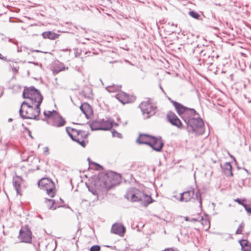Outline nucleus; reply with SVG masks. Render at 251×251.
<instances>
[{"mask_svg": "<svg viewBox=\"0 0 251 251\" xmlns=\"http://www.w3.org/2000/svg\"><path fill=\"white\" fill-rule=\"evenodd\" d=\"M23 97L27 100L21 104L19 110L20 116L23 119H36L40 114V106L43 100L40 91L33 86L25 87Z\"/></svg>", "mask_w": 251, "mask_h": 251, "instance_id": "1", "label": "nucleus"}, {"mask_svg": "<svg viewBox=\"0 0 251 251\" xmlns=\"http://www.w3.org/2000/svg\"><path fill=\"white\" fill-rule=\"evenodd\" d=\"M125 197L131 201L138 202L145 207L151 203L153 201L151 196L134 188L128 189Z\"/></svg>", "mask_w": 251, "mask_h": 251, "instance_id": "2", "label": "nucleus"}, {"mask_svg": "<svg viewBox=\"0 0 251 251\" xmlns=\"http://www.w3.org/2000/svg\"><path fill=\"white\" fill-rule=\"evenodd\" d=\"M185 123L187 125V130L190 133L201 135L204 132L203 120L199 115L187 120Z\"/></svg>", "mask_w": 251, "mask_h": 251, "instance_id": "3", "label": "nucleus"}, {"mask_svg": "<svg viewBox=\"0 0 251 251\" xmlns=\"http://www.w3.org/2000/svg\"><path fill=\"white\" fill-rule=\"evenodd\" d=\"M172 103L177 113L181 117L185 123L187 122V120H189V119L199 115L193 108H188L176 101H173Z\"/></svg>", "mask_w": 251, "mask_h": 251, "instance_id": "4", "label": "nucleus"}, {"mask_svg": "<svg viewBox=\"0 0 251 251\" xmlns=\"http://www.w3.org/2000/svg\"><path fill=\"white\" fill-rule=\"evenodd\" d=\"M44 115L48 118V124L53 126L61 127L64 126L66 123L65 120L55 110L45 111Z\"/></svg>", "mask_w": 251, "mask_h": 251, "instance_id": "5", "label": "nucleus"}, {"mask_svg": "<svg viewBox=\"0 0 251 251\" xmlns=\"http://www.w3.org/2000/svg\"><path fill=\"white\" fill-rule=\"evenodd\" d=\"M143 116L145 119H149L153 116L157 111V107L151 100L142 101L139 105Z\"/></svg>", "mask_w": 251, "mask_h": 251, "instance_id": "6", "label": "nucleus"}, {"mask_svg": "<svg viewBox=\"0 0 251 251\" xmlns=\"http://www.w3.org/2000/svg\"><path fill=\"white\" fill-rule=\"evenodd\" d=\"M92 130H108L112 128L113 126H118V124L110 120L104 121L99 120L88 123Z\"/></svg>", "mask_w": 251, "mask_h": 251, "instance_id": "7", "label": "nucleus"}, {"mask_svg": "<svg viewBox=\"0 0 251 251\" xmlns=\"http://www.w3.org/2000/svg\"><path fill=\"white\" fill-rule=\"evenodd\" d=\"M149 137V140H144L140 142V143L148 145L151 147L154 151H160L163 147L164 143L161 140V138H156L151 135H145Z\"/></svg>", "mask_w": 251, "mask_h": 251, "instance_id": "8", "label": "nucleus"}, {"mask_svg": "<svg viewBox=\"0 0 251 251\" xmlns=\"http://www.w3.org/2000/svg\"><path fill=\"white\" fill-rule=\"evenodd\" d=\"M66 131L73 141L77 142L82 147H85V144L84 139H81V140L79 139V136L81 134L80 130L73 128L67 127Z\"/></svg>", "mask_w": 251, "mask_h": 251, "instance_id": "9", "label": "nucleus"}, {"mask_svg": "<svg viewBox=\"0 0 251 251\" xmlns=\"http://www.w3.org/2000/svg\"><path fill=\"white\" fill-rule=\"evenodd\" d=\"M119 177L117 175H109L107 176L106 179L104 181L102 182L101 184H100V189L102 191H107L108 190L110 189L113 185L116 183L114 180L111 181L112 177Z\"/></svg>", "mask_w": 251, "mask_h": 251, "instance_id": "10", "label": "nucleus"}, {"mask_svg": "<svg viewBox=\"0 0 251 251\" xmlns=\"http://www.w3.org/2000/svg\"><path fill=\"white\" fill-rule=\"evenodd\" d=\"M19 238L21 242L30 243L32 241V233L27 228L22 229L20 230Z\"/></svg>", "mask_w": 251, "mask_h": 251, "instance_id": "11", "label": "nucleus"}, {"mask_svg": "<svg viewBox=\"0 0 251 251\" xmlns=\"http://www.w3.org/2000/svg\"><path fill=\"white\" fill-rule=\"evenodd\" d=\"M111 232L122 237L126 232V228L121 224L116 223L113 225Z\"/></svg>", "mask_w": 251, "mask_h": 251, "instance_id": "12", "label": "nucleus"}, {"mask_svg": "<svg viewBox=\"0 0 251 251\" xmlns=\"http://www.w3.org/2000/svg\"><path fill=\"white\" fill-rule=\"evenodd\" d=\"M194 194V190L190 189L183 193H181L180 194L179 198L177 199L180 201L188 202L193 197Z\"/></svg>", "mask_w": 251, "mask_h": 251, "instance_id": "13", "label": "nucleus"}, {"mask_svg": "<svg viewBox=\"0 0 251 251\" xmlns=\"http://www.w3.org/2000/svg\"><path fill=\"white\" fill-rule=\"evenodd\" d=\"M168 121L174 126L179 128L182 126V123L178 118L172 112H170L167 114Z\"/></svg>", "mask_w": 251, "mask_h": 251, "instance_id": "14", "label": "nucleus"}, {"mask_svg": "<svg viewBox=\"0 0 251 251\" xmlns=\"http://www.w3.org/2000/svg\"><path fill=\"white\" fill-rule=\"evenodd\" d=\"M221 167L223 169V173L227 177L233 176L232 172V166L229 162H226L223 165L221 164Z\"/></svg>", "mask_w": 251, "mask_h": 251, "instance_id": "15", "label": "nucleus"}, {"mask_svg": "<svg viewBox=\"0 0 251 251\" xmlns=\"http://www.w3.org/2000/svg\"><path fill=\"white\" fill-rule=\"evenodd\" d=\"M23 179L20 176H17L13 178V186L16 190L17 194L20 195V186Z\"/></svg>", "mask_w": 251, "mask_h": 251, "instance_id": "16", "label": "nucleus"}, {"mask_svg": "<svg viewBox=\"0 0 251 251\" xmlns=\"http://www.w3.org/2000/svg\"><path fill=\"white\" fill-rule=\"evenodd\" d=\"M55 185L53 182V185L51 186L50 184H48V185H46L44 186L43 189V190H46L47 194L51 197H53L55 194Z\"/></svg>", "mask_w": 251, "mask_h": 251, "instance_id": "17", "label": "nucleus"}, {"mask_svg": "<svg viewBox=\"0 0 251 251\" xmlns=\"http://www.w3.org/2000/svg\"><path fill=\"white\" fill-rule=\"evenodd\" d=\"M43 37L45 39L54 40L58 38L59 35L51 31H46L42 33Z\"/></svg>", "mask_w": 251, "mask_h": 251, "instance_id": "18", "label": "nucleus"}, {"mask_svg": "<svg viewBox=\"0 0 251 251\" xmlns=\"http://www.w3.org/2000/svg\"><path fill=\"white\" fill-rule=\"evenodd\" d=\"M117 99L122 103L125 104L128 102V96L125 93H120L117 95Z\"/></svg>", "mask_w": 251, "mask_h": 251, "instance_id": "19", "label": "nucleus"}, {"mask_svg": "<svg viewBox=\"0 0 251 251\" xmlns=\"http://www.w3.org/2000/svg\"><path fill=\"white\" fill-rule=\"evenodd\" d=\"M48 184H50L52 186L53 182L51 179L47 178H42L38 182V186L41 188H43L44 186L48 185Z\"/></svg>", "mask_w": 251, "mask_h": 251, "instance_id": "20", "label": "nucleus"}, {"mask_svg": "<svg viewBox=\"0 0 251 251\" xmlns=\"http://www.w3.org/2000/svg\"><path fill=\"white\" fill-rule=\"evenodd\" d=\"M68 67H65L64 64L62 63H58L55 64L53 70L54 73H58L61 71L68 70Z\"/></svg>", "mask_w": 251, "mask_h": 251, "instance_id": "21", "label": "nucleus"}, {"mask_svg": "<svg viewBox=\"0 0 251 251\" xmlns=\"http://www.w3.org/2000/svg\"><path fill=\"white\" fill-rule=\"evenodd\" d=\"M81 111L85 114V116L88 118V113L91 111V108L89 104L84 103L80 106Z\"/></svg>", "mask_w": 251, "mask_h": 251, "instance_id": "22", "label": "nucleus"}, {"mask_svg": "<svg viewBox=\"0 0 251 251\" xmlns=\"http://www.w3.org/2000/svg\"><path fill=\"white\" fill-rule=\"evenodd\" d=\"M45 202L47 204V206L49 209H55L56 207L53 206L54 204L55 203L54 201L51 199H46Z\"/></svg>", "mask_w": 251, "mask_h": 251, "instance_id": "23", "label": "nucleus"}, {"mask_svg": "<svg viewBox=\"0 0 251 251\" xmlns=\"http://www.w3.org/2000/svg\"><path fill=\"white\" fill-rule=\"evenodd\" d=\"M145 135H149L147 134H140L139 135V137L136 139V143L139 144H143V143H140V142L145 140H149V137H146Z\"/></svg>", "mask_w": 251, "mask_h": 251, "instance_id": "24", "label": "nucleus"}, {"mask_svg": "<svg viewBox=\"0 0 251 251\" xmlns=\"http://www.w3.org/2000/svg\"><path fill=\"white\" fill-rule=\"evenodd\" d=\"M121 88V86H117L113 85L112 86H109L106 87V89L109 92H114V91H117Z\"/></svg>", "mask_w": 251, "mask_h": 251, "instance_id": "25", "label": "nucleus"}, {"mask_svg": "<svg viewBox=\"0 0 251 251\" xmlns=\"http://www.w3.org/2000/svg\"><path fill=\"white\" fill-rule=\"evenodd\" d=\"M189 15L193 18L197 20L199 19L201 17L200 15L198 12L193 10L189 12Z\"/></svg>", "mask_w": 251, "mask_h": 251, "instance_id": "26", "label": "nucleus"}, {"mask_svg": "<svg viewBox=\"0 0 251 251\" xmlns=\"http://www.w3.org/2000/svg\"><path fill=\"white\" fill-rule=\"evenodd\" d=\"M196 199L199 201L200 203V206L201 207L202 204V200L201 198V195L200 193V191L198 190L195 194Z\"/></svg>", "mask_w": 251, "mask_h": 251, "instance_id": "27", "label": "nucleus"}, {"mask_svg": "<svg viewBox=\"0 0 251 251\" xmlns=\"http://www.w3.org/2000/svg\"><path fill=\"white\" fill-rule=\"evenodd\" d=\"M240 244L241 245V246L242 248L244 247H247V246H249L250 243L249 241L247 240H242L240 241Z\"/></svg>", "mask_w": 251, "mask_h": 251, "instance_id": "28", "label": "nucleus"}, {"mask_svg": "<svg viewBox=\"0 0 251 251\" xmlns=\"http://www.w3.org/2000/svg\"><path fill=\"white\" fill-rule=\"evenodd\" d=\"M112 136L114 137H117L119 138H122V135L115 130H113L112 131Z\"/></svg>", "mask_w": 251, "mask_h": 251, "instance_id": "29", "label": "nucleus"}, {"mask_svg": "<svg viewBox=\"0 0 251 251\" xmlns=\"http://www.w3.org/2000/svg\"><path fill=\"white\" fill-rule=\"evenodd\" d=\"M89 191H90L94 196H95L96 197V199L97 200L98 199V195H99V193H98V192L97 191V190H95V189H92V188H89Z\"/></svg>", "mask_w": 251, "mask_h": 251, "instance_id": "30", "label": "nucleus"}, {"mask_svg": "<svg viewBox=\"0 0 251 251\" xmlns=\"http://www.w3.org/2000/svg\"><path fill=\"white\" fill-rule=\"evenodd\" d=\"M243 206L244 207L245 209L246 210V211H247V212L250 215L251 214V207L250 205L247 204H244Z\"/></svg>", "mask_w": 251, "mask_h": 251, "instance_id": "31", "label": "nucleus"}, {"mask_svg": "<svg viewBox=\"0 0 251 251\" xmlns=\"http://www.w3.org/2000/svg\"><path fill=\"white\" fill-rule=\"evenodd\" d=\"M100 246L99 245H94L90 248V251H100Z\"/></svg>", "mask_w": 251, "mask_h": 251, "instance_id": "32", "label": "nucleus"}, {"mask_svg": "<svg viewBox=\"0 0 251 251\" xmlns=\"http://www.w3.org/2000/svg\"><path fill=\"white\" fill-rule=\"evenodd\" d=\"M246 199H240L239 198H237L234 200V201L238 202L239 204L241 205H243L245 203L243 202L244 201H246Z\"/></svg>", "mask_w": 251, "mask_h": 251, "instance_id": "33", "label": "nucleus"}, {"mask_svg": "<svg viewBox=\"0 0 251 251\" xmlns=\"http://www.w3.org/2000/svg\"><path fill=\"white\" fill-rule=\"evenodd\" d=\"M19 67L18 66H12L11 67L12 70L15 73H18Z\"/></svg>", "mask_w": 251, "mask_h": 251, "instance_id": "34", "label": "nucleus"}, {"mask_svg": "<svg viewBox=\"0 0 251 251\" xmlns=\"http://www.w3.org/2000/svg\"><path fill=\"white\" fill-rule=\"evenodd\" d=\"M86 134L84 131H81V134L79 136V139L81 140V139H83V137H86Z\"/></svg>", "mask_w": 251, "mask_h": 251, "instance_id": "35", "label": "nucleus"}, {"mask_svg": "<svg viewBox=\"0 0 251 251\" xmlns=\"http://www.w3.org/2000/svg\"><path fill=\"white\" fill-rule=\"evenodd\" d=\"M243 251H251V246L249 245L247 247H244L242 248Z\"/></svg>", "mask_w": 251, "mask_h": 251, "instance_id": "36", "label": "nucleus"}, {"mask_svg": "<svg viewBox=\"0 0 251 251\" xmlns=\"http://www.w3.org/2000/svg\"><path fill=\"white\" fill-rule=\"evenodd\" d=\"M44 152L46 155H48L49 153L48 147H45L44 149Z\"/></svg>", "mask_w": 251, "mask_h": 251, "instance_id": "37", "label": "nucleus"}, {"mask_svg": "<svg viewBox=\"0 0 251 251\" xmlns=\"http://www.w3.org/2000/svg\"><path fill=\"white\" fill-rule=\"evenodd\" d=\"M95 165H96L97 167H96V169L97 170H100L102 169V167L101 166H100V165L98 164H97V163H95Z\"/></svg>", "mask_w": 251, "mask_h": 251, "instance_id": "38", "label": "nucleus"}, {"mask_svg": "<svg viewBox=\"0 0 251 251\" xmlns=\"http://www.w3.org/2000/svg\"><path fill=\"white\" fill-rule=\"evenodd\" d=\"M0 59L3 60L4 61H6L7 58L6 57L3 56L1 54H0Z\"/></svg>", "mask_w": 251, "mask_h": 251, "instance_id": "39", "label": "nucleus"}, {"mask_svg": "<svg viewBox=\"0 0 251 251\" xmlns=\"http://www.w3.org/2000/svg\"><path fill=\"white\" fill-rule=\"evenodd\" d=\"M236 233H241V230H240V229H239V228L237 229Z\"/></svg>", "mask_w": 251, "mask_h": 251, "instance_id": "40", "label": "nucleus"}, {"mask_svg": "<svg viewBox=\"0 0 251 251\" xmlns=\"http://www.w3.org/2000/svg\"><path fill=\"white\" fill-rule=\"evenodd\" d=\"M34 246L35 249L37 250V247L39 246V244H38L37 246H35V245H34Z\"/></svg>", "mask_w": 251, "mask_h": 251, "instance_id": "41", "label": "nucleus"}, {"mask_svg": "<svg viewBox=\"0 0 251 251\" xmlns=\"http://www.w3.org/2000/svg\"><path fill=\"white\" fill-rule=\"evenodd\" d=\"M29 63H33L35 65H38V63H36V62H28Z\"/></svg>", "mask_w": 251, "mask_h": 251, "instance_id": "42", "label": "nucleus"}, {"mask_svg": "<svg viewBox=\"0 0 251 251\" xmlns=\"http://www.w3.org/2000/svg\"><path fill=\"white\" fill-rule=\"evenodd\" d=\"M160 88L161 90H162L164 93H165V92H164V90H163V88H162V87L161 86H160Z\"/></svg>", "mask_w": 251, "mask_h": 251, "instance_id": "43", "label": "nucleus"}, {"mask_svg": "<svg viewBox=\"0 0 251 251\" xmlns=\"http://www.w3.org/2000/svg\"><path fill=\"white\" fill-rule=\"evenodd\" d=\"M99 182L100 183V182H98L96 184V187L97 188V187L99 185Z\"/></svg>", "mask_w": 251, "mask_h": 251, "instance_id": "44", "label": "nucleus"}, {"mask_svg": "<svg viewBox=\"0 0 251 251\" xmlns=\"http://www.w3.org/2000/svg\"><path fill=\"white\" fill-rule=\"evenodd\" d=\"M29 136H30L31 138H32V136L31 135V134H31V133H30V131H29Z\"/></svg>", "mask_w": 251, "mask_h": 251, "instance_id": "45", "label": "nucleus"}, {"mask_svg": "<svg viewBox=\"0 0 251 251\" xmlns=\"http://www.w3.org/2000/svg\"><path fill=\"white\" fill-rule=\"evenodd\" d=\"M185 220L186 221H188V218L187 217H185Z\"/></svg>", "mask_w": 251, "mask_h": 251, "instance_id": "46", "label": "nucleus"}, {"mask_svg": "<svg viewBox=\"0 0 251 251\" xmlns=\"http://www.w3.org/2000/svg\"><path fill=\"white\" fill-rule=\"evenodd\" d=\"M35 51L37 52H40V51L38 50H35Z\"/></svg>", "mask_w": 251, "mask_h": 251, "instance_id": "47", "label": "nucleus"}, {"mask_svg": "<svg viewBox=\"0 0 251 251\" xmlns=\"http://www.w3.org/2000/svg\"><path fill=\"white\" fill-rule=\"evenodd\" d=\"M12 120V119H11V118H10V119H8V121H9V122H10V121H11Z\"/></svg>", "mask_w": 251, "mask_h": 251, "instance_id": "48", "label": "nucleus"}, {"mask_svg": "<svg viewBox=\"0 0 251 251\" xmlns=\"http://www.w3.org/2000/svg\"><path fill=\"white\" fill-rule=\"evenodd\" d=\"M9 41L10 42H12V39H9Z\"/></svg>", "mask_w": 251, "mask_h": 251, "instance_id": "49", "label": "nucleus"}, {"mask_svg": "<svg viewBox=\"0 0 251 251\" xmlns=\"http://www.w3.org/2000/svg\"><path fill=\"white\" fill-rule=\"evenodd\" d=\"M231 157L232 158H233L234 159V160H235V158L233 156H231Z\"/></svg>", "mask_w": 251, "mask_h": 251, "instance_id": "50", "label": "nucleus"}, {"mask_svg": "<svg viewBox=\"0 0 251 251\" xmlns=\"http://www.w3.org/2000/svg\"><path fill=\"white\" fill-rule=\"evenodd\" d=\"M126 124H127V123H126V122H125V123H124V125H126Z\"/></svg>", "mask_w": 251, "mask_h": 251, "instance_id": "51", "label": "nucleus"}]
</instances>
